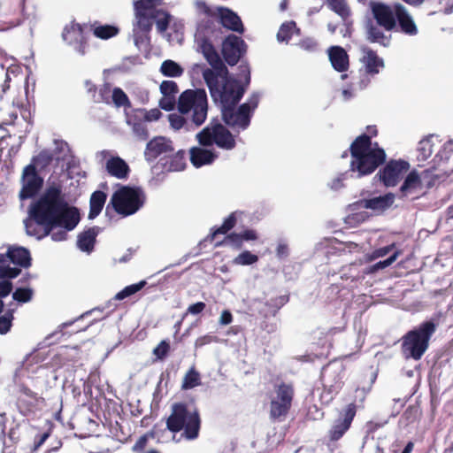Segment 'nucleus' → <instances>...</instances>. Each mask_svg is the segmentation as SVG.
Instances as JSON below:
<instances>
[{"label": "nucleus", "instance_id": "nucleus-31", "mask_svg": "<svg viewBox=\"0 0 453 453\" xmlns=\"http://www.w3.org/2000/svg\"><path fill=\"white\" fill-rule=\"evenodd\" d=\"M100 232L99 226H92L78 235L77 245L82 251L91 252L94 250L96 236Z\"/></svg>", "mask_w": 453, "mask_h": 453}, {"label": "nucleus", "instance_id": "nucleus-23", "mask_svg": "<svg viewBox=\"0 0 453 453\" xmlns=\"http://www.w3.org/2000/svg\"><path fill=\"white\" fill-rule=\"evenodd\" d=\"M173 150L174 149L171 140L158 136L147 143L144 155L148 161H153L161 154L173 152Z\"/></svg>", "mask_w": 453, "mask_h": 453}, {"label": "nucleus", "instance_id": "nucleus-7", "mask_svg": "<svg viewBox=\"0 0 453 453\" xmlns=\"http://www.w3.org/2000/svg\"><path fill=\"white\" fill-rule=\"evenodd\" d=\"M437 324L426 320L408 331L401 339V351L405 358L420 360L429 347V342L435 333Z\"/></svg>", "mask_w": 453, "mask_h": 453}, {"label": "nucleus", "instance_id": "nucleus-37", "mask_svg": "<svg viewBox=\"0 0 453 453\" xmlns=\"http://www.w3.org/2000/svg\"><path fill=\"white\" fill-rule=\"evenodd\" d=\"M163 0H135L134 2V14L146 16L147 13L158 9Z\"/></svg>", "mask_w": 453, "mask_h": 453}, {"label": "nucleus", "instance_id": "nucleus-46", "mask_svg": "<svg viewBox=\"0 0 453 453\" xmlns=\"http://www.w3.org/2000/svg\"><path fill=\"white\" fill-rule=\"evenodd\" d=\"M223 245H230L235 250H241L243 246L240 233H230L226 234V237L222 242H217L215 244L216 247L223 246Z\"/></svg>", "mask_w": 453, "mask_h": 453}, {"label": "nucleus", "instance_id": "nucleus-26", "mask_svg": "<svg viewBox=\"0 0 453 453\" xmlns=\"http://www.w3.org/2000/svg\"><path fill=\"white\" fill-rule=\"evenodd\" d=\"M328 58L333 68L339 72H346L349 67V58L347 51L341 46H331L328 49Z\"/></svg>", "mask_w": 453, "mask_h": 453}, {"label": "nucleus", "instance_id": "nucleus-19", "mask_svg": "<svg viewBox=\"0 0 453 453\" xmlns=\"http://www.w3.org/2000/svg\"><path fill=\"white\" fill-rule=\"evenodd\" d=\"M135 22L133 27V37L135 46L139 49H147L150 45L151 23L146 16L134 14Z\"/></svg>", "mask_w": 453, "mask_h": 453}, {"label": "nucleus", "instance_id": "nucleus-34", "mask_svg": "<svg viewBox=\"0 0 453 453\" xmlns=\"http://www.w3.org/2000/svg\"><path fill=\"white\" fill-rule=\"evenodd\" d=\"M146 17L151 23V27H153L154 21L156 22L159 33H164L168 29L171 21V15L168 12L163 9H156L147 13Z\"/></svg>", "mask_w": 453, "mask_h": 453}, {"label": "nucleus", "instance_id": "nucleus-40", "mask_svg": "<svg viewBox=\"0 0 453 453\" xmlns=\"http://www.w3.org/2000/svg\"><path fill=\"white\" fill-rule=\"evenodd\" d=\"M288 302V296H279L266 301L265 316H275L278 311Z\"/></svg>", "mask_w": 453, "mask_h": 453}, {"label": "nucleus", "instance_id": "nucleus-21", "mask_svg": "<svg viewBox=\"0 0 453 453\" xmlns=\"http://www.w3.org/2000/svg\"><path fill=\"white\" fill-rule=\"evenodd\" d=\"M215 17L220 24V27L239 34L244 32V27L241 18L227 7H218Z\"/></svg>", "mask_w": 453, "mask_h": 453}, {"label": "nucleus", "instance_id": "nucleus-24", "mask_svg": "<svg viewBox=\"0 0 453 453\" xmlns=\"http://www.w3.org/2000/svg\"><path fill=\"white\" fill-rule=\"evenodd\" d=\"M0 19L8 25V27H14L21 23V13L17 4L10 1H4L0 4Z\"/></svg>", "mask_w": 453, "mask_h": 453}, {"label": "nucleus", "instance_id": "nucleus-43", "mask_svg": "<svg viewBox=\"0 0 453 453\" xmlns=\"http://www.w3.org/2000/svg\"><path fill=\"white\" fill-rule=\"evenodd\" d=\"M146 284H147L146 280H141L137 283L128 285V286L125 287L122 290L118 292L114 296L113 299L116 301L124 300L125 298L129 297V296L136 294L140 290H142L146 286Z\"/></svg>", "mask_w": 453, "mask_h": 453}, {"label": "nucleus", "instance_id": "nucleus-59", "mask_svg": "<svg viewBox=\"0 0 453 453\" xmlns=\"http://www.w3.org/2000/svg\"><path fill=\"white\" fill-rule=\"evenodd\" d=\"M176 104V97L171 96H163L159 100V106L167 111L174 109Z\"/></svg>", "mask_w": 453, "mask_h": 453}, {"label": "nucleus", "instance_id": "nucleus-22", "mask_svg": "<svg viewBox=\"0 0 453 453\" xmlns=\"http://www.w3.org/2000/svg\"><path fill=\"white\" fill-rule=\"evenodd\" d=\"M396 29L402 34L409 36L417 35L418 33V27L409 13L408 10L401 4H396V18H395Z\"/></svg>", "mask_w": 453, "mask_h": 453}, {"label": "nucleus", "instance_id": "nucleus-50", "mask_svg": "<svg viewBox=\"0 0 453 453\" xmlns=\"http://www.w3.org/2000/svg\"><path fill=\"white\" fill-rule=\"evenodd\" d=\"M401 254V251L400 250H396L389 257H388L387 259L383 260V261H380L372 265H371L368 269H367V273H373L380 269H384L388 266H389L390 265H392L395 260L396 258L398 257V256Z\"/></svg>", "mask_w": 453, "mask_h": 453}, {"label": "nucleus", "instance_id": "nucleus-18", "mask_svg": "<svg viewBox=\"0 0 453 453\" xmlns=\"http://www.w3.org/2000/svg\"><path fill=\"white\" fill-rule=\"evenodd\" d=\"M63 40L73 46L81 54L85 53L87 39L84 35L83 27L76 22L66 25L62 33Z\"/></svg>", "mask_w": 453, "mask_h": 453}, {"label": "nucleus", "instance_id": "nucleus-11", "mask_svg": "<svg viewBox=\"0 0 453 453\" xmlns=\"http://www.w3.org/2000/svg\"><path fill=\"white\" fill-rule=\"evenodd\" d=\"M295 389L291 384L281 382L274 385L269 399V418L272 422H283L292 408Z\"/></svg>", "mask_w": 453, "mask_h": 453}, {"label": "nucleus", "instance_id": "nucleus-56", "mask_svg": "<svg viewBox=\"0 0 453 453\" xmlns=\"http://www.w3.org/2000/svg\"><path fill=\"white\" fill-rule=\"evenodd\" d=\"M13 315L11 311H8L4 315L0 317V334H4L8 333L12 325Z\"/></svg>", "mask_w": 453, "mask_h": 453}, {"label": "nucleus", "instance_id": "nucleus-42", "mask_svg": "<svg viewBox=\"0 0 453 453\" xmlns=\"http://www.w3.org/2000/svg\"><path fill=\"white\" fill-rule=\"evenodd\" d=\"M201 384L200 373L192 366L184 375L181 384L182 390L194 388Z\"/></svg>", "mask_w": 453, "mask_h": 453}, {"label": "nucleus", "instance_id": "nucleus-27", "mask_svg": "<svg viewBox=\"0 0 453 453\" xmlns=\"http://www.w3.org/2000/svg\"><path fill=\"white\" fill-rule=\"evenodd\" d=\"M362 50L364 52L362 62L365 67V72L371 75L378 74L380 69L384 66L383 59L380 58L373 50L368 47H364Z\"/></svg>", "mask_w": 453, "mask_h": 453}, {"label": "nucleus", "instance_id": "nucleus-2", "mask_svg": "<svg viewBox=\"0 0 453 453\" xmlns=\"http://www.w3.org/2000/svg\"><path fill=\"white\" fill-rule=\"evenodd\" d=\"M369 8L372 16L367 17L364 22L365 38L371 43L388 47L392 40L389 33L396 29V4L390 5L371 0Z\"/></svg>", "mask_w": 453, "mask_h": 453}, {"label": "nucleus", "instance_id": "nucleus-10", "mask_svg": "<svg viewBox=\"0 0 453 453\" xmlns=\"http://www.w3.org/2000/svg\"><path fill=\"white\" fill-rule=\"evenodd\" d=\"M259 104V95L253 93L246 103L236 106L222 107L221 116L226 126L233 129L245 130L250 124L254 111Z\"/></svg>", "mask_w": 453, "mask_h": 453}, {"label": "nucleus", "instance_id": "nucleus-51", "mask_svg": "<svg viewBox=\"0 0 453 453\" xmlns=\"http://www.w3.org/2000/svg\"><path fill=\"white\" fill-rule=\"evenodd\" d=\"M171 349L170 343L167 340H162L154 349L153 355L157 360L163 361L166 358Z\"/></svg>", "mask_w": 453, "mask_h": 453}, {"label": "nucleus", "instance_id": "nucleus-44", "mask_svg": "<svg viewBox=\"0 0 453 453\" xmlns=\"http://www.w3.org/2000/svg\"><path fill=\"white\" fill-rule=\"evenodd\" d=\"M329 8L337 13L343 20H346L351 14L350 9L345 0H326Z\"/></svg>", "mask_w": 453, "mask_h": 453}, {"label": "nucleus", "instance_id": "nucleus-39", "mask_svg": "<svg viewBox=\"0 0 453 453\" xmlns=\"http://www.w3.org/2000/svg\"><path fill=\"white\" fill-rule=\"evenodd\" d=\"M164 165L168 171H181L186 166L185 152L179 150L165 159Z\"/></svg>", "mask_w": 453, "mask_h": 453}, {"label": "nucleus", "instance_id": "nucleus-57", "mask_svg": "<svg viewBox=\"0 0 453 453\" xmlns=\"http://www.w3.org/2000/svg\"><path fill=\"white\" fill-rule=\"evenodd\" d=\"M299 47L306 51L314 52L319 49L318 42L313 38H304L298 43Z\"/></svg>", "mask_w": 453, "mask_h": 453}, {"label": "nucleus", "instance_id": "nucleus-4", "mask_svg": "<svg viewBox=\"0 0 453 453\" xmlns=\"http://www.w3.org/2000/svg\"><path fill=\"white\" fill-rule=\"evenodd\" d=\"M203 78L209 88L211 96L220 103V109L225 106H236L242 99L245 88L235 79L228 78V69L206 68Z\"/></svg>", "mask_w": 453, "mask_h": 453}, {"label": "nucleus", "instance_id": "nucleus-5", "mask_svg": "<svg viewBox=\"0 0 453 453\" xmlns=\"http://www.w3.org/2000/svg\"><path fill=\"white\" fill-rule=\"evenodd\" d=\"M223 34L218 18L209 17L199 21L195 36L198 48L209 65L212 68L226 70V65L213 45V41L220 40Z\"/></svg>", "mask_w": 453, "mask_h": 453}, {"label": "nucleus", "instance_id": "nucleus-16", "mask_svg": "<svg viewBox=\"0 0 453 453\" xmlns=\"http://www.w3.org/2000/svg\"><path fill=\"white\" fill-rule=\"evenodd\" d=\"M247 45L243 39L235 35H227L222 42L221 53L229 65H235L246 53Z\"/></svg>", "mask_w": 453, "mask_h": 453}, {"label": "nucleus", "instance_id": "nucleus-61", "mask_svg": "<svg viewBox=\"0 0 453 453\" xmlns=\"http://www.w3.org/2000/svg\"><path fill=\"white\" fill-rule=\"evenodd\" d=\"M218 341H219V338L217 336L211 335V334H205V335L198 337L196 340L195 347L202 348L204 345L211 344L212 342H217Z\"/></svg>", "mask_w": 453, "mask_h": 453}, {"label": "nucleus", "instance_id": "nucleus-29", "mask_svg": "<svg viewBox=\"0 0 453 453\" xmlns=\"http://www.w3.org/2000/svg\"><path fill=\"white\" fill-rule=\"evenodd\" d=\"M218 155L207 149L194 147L190 150V162L196 167L211 164Z\"/></svg>", "mask_w": 453, "mask_h": 453}, {"label": "nucleus", "instance_id": "nucleus-33", "mask_svg": "<svg viewBox=\"0 0 453 453\" xmlns=\"http://www.w3.org/2000/svg\"><path fill=\"white\" fill-rule=\"evenodd\" d=\"M4 256L10 262L21 267L27 268L31 265L30 253L26 248H10Z\"/></svg>", "mask_w": 453, "mask_h": 453}, {"label": "nucleus", "instance_id": "nucleus-32", "mask_svg": "<svg viewBox=\"0 0 453 453\" xmlns=\"http://www.w3.org/2000/svg\"><path fill=\"white\" fill-rule=\"evenodd\" d=\"M394 198L395 196L392 193H388L384 196L361 200L360 203L365 209L383 211L393 204Z\"/></svg>", "mask_w": 453, "mask_h": 453}, {"label": "nucleus", "instance_id": "nucleus-28", "mask_svg": "<svg viewBox=\"0 0 453 453\" xmlns=\"http://www.w3.org/2000/svg\"><path fill=\"white\" fill-rule=\"evenodd\" d=\"M106 171L117 179H127L130 173V167L127 162L119 157H111L106 161Z\"/></svg>", "mask_w": 453, "mask_h": 453}, {"label": "nucleus", "instance_id": "nucleus-54", "mask_svg": "<svg viewBox=\"0 0 453 453\" xmlns=\"http://www.w3.org/2000/svg\"><path fill=\"white\" fill-rule=\"evenodd\" d=\"M160 92L163 96H175L179 92L178 85L173 81H164L160 84Z\"/></svg>", "mask_w": 453, "mask_h": 453}, {"label": "nucleus", "instance_id": "nucleus-63", "mask_svg": "<svg viewBox=\"0 0 453 453\" xmlns=\"http://www.w3.org/2000/svg\"><path fill=\"white\" fill-rule=\"evenodd\" d=\"M206 308V304L203 302H197L196 303L190 304L186 311V314H192V315H197L202 313L204 309Z\"/></svg>", "mask_w": 453, "mask_h": 453}, {"label": "nucleus", "instance_id": "nucleus-58", "mask_svg": "<svg viewBox=\"0 0 453 453\" xmlns=\"http://www.w3.org/2000/svg\"><path fill=\"white\" fill-rule=\"evenodd\" d=\"M197 11L204 15V18L215 17L217 9L212 10L205 2L197 1L196 3Z\"/></svg>", "mask_w": 453, "mask_h": 453}, {"label": "nucleus", "instance_id": "nucleus-35", "mask_svg": "<svg viewBox=\"0 0 453 453\" xmlns=\"http://www.w3.org/2000/svg\"><path fill=\"white\" fill-rule=\"evenodd\" d=\"M106 198L107 196L103 191L96 190L92 193L89 201V219H93L100 214L105 203Z\"/></svg>", "mask_w": 453, "mask_h": 453}, {"label": "nucleus", "instance_id": "nucleus-47", "mask_svg": "<svg viewBox=\"0 0 453 453\" xmlns=\"http://www.w3.org/2000/svg\"><path fill=\"white\" fill-rule=\"evenodd\" d=\"M111 85L109 82H105L103 85L100 86L98 88V94L96 98H95V103L100 104L104 103L106 104H111Z\"/></svg>", "mask_w": 453, "mask_h": 453}, {"label": "nucleus", "instance_id": "nucleus-60", "mask_svg": "<svg viewBox=\"0 0 453 453\" xmlns=\"http://www.w3.org/2000/svg\"><path fill=\"white\" fill-rule=\"evenodd\" d=\"M137 111L140 112L147 121L157 120L162 115V112L157 108L150 111L137 110Z\"/></svg>", "mask_w": 453, "mask_h": 453}, {"label": "nucleus", "instance_id": "nucleus-55", "mask_svg": "<svg viewBox=\"0 0 453 453\" xmlns=\"http://www.w3.org/2000/svg\"><path fill=\"white\" fill-rule=\"evenodd\" d=\"M52 161V155L46 150L41 151L37 156L34 157L32 158V161L30 164H35V166L42 165L46 166L50 164Z\"/></svg>", "mask_w": 453, "mask_h": 453}, {"label": "nucleus", "instance_id": "nucleus-62", "mask_svg": "<svg viewBox=\"0 0 453 453\" xmlns=\"http://www.w3.org/2000/svg\"><path fill=\"white\" fill-rule=\"evenodd\" d=\"M169 122L172 127L178 130L184 126L186 120L182 116L177 114H170Z\"/></svg>", "mask_w": 453, "mask_h": 453}, {"label": "nucleus", "instance_id": "nucleus-45", "mask_svg": "<svg viewBox=\"0 0 453 453\" xmlns=\"http://www.w3.org/2000/svg\"><path fill=\"white\" fill-rule=\"evenodd\" d=\"M116 107H130L131 102L127 95L120 88H114L112 89L111 104Z\"/></svg>", "mask_w": 453, "mask_h": 453}, {"label": "nucleus", "instance_id": "nucleus-41", "mask_svg": "<svg viewBox=\"0 0 453 453\" xmlns=\"http://www.w3.org/2000/svg\"><path fill=\"white\" fill-rule=\"evenodd\" d=\"M160 72L166 77H180L183 74L184 70L175 61L167 59L162 63Z\"/></svg>", "mask_w": 453, "mask_h": 453}, {"label": "nucleus", "instance_id": "nucleus-3", "mask_svg": "<svg viewBox=\"0 0 453 453\" xmlns=\"http://www.w3.org/2000/svg\"><path fill=\"white\" fill-rule=\"evenodd\" d=\"M351 160L349 170L357 173L358 177L372 174L376 169L384 165L387 154L378 142H372L371 136L362 134L356 137L349 146Z\"/></svg>", "mask_w": 453, "mask_h": 453}, {"label": "nucleus", "instance_id": "nucleus-20", "mask_svg": "<svg viewBox=\"0 0 453 453\" xmlns=\"http://www.w3.org/2000/svg\"><path fill=\"white\" fill-rule=\"evenodd\" d=\"M19 393L20 395L17 399V406L19 411L24 415L35 412L39 403L44 400L24 384L19 386Z\"/></svg>", "mask_w": 453, "mask_h": 453}, {"label": "nucleus", "instance_id": "nucleus-15", "mask_svg": "<svg viewBox=\"0 0 453 453\" xmlns=\"http://www.w3.org/2000/svg\"><path fill=\"white\" fill-rule=\"evenodd\" d=\"M22 188L19 191V198L26 200L35 196L43 185V179L39 175L35 164L27 165L22 172Z\"/></svg>", "mask_w": 453, "mask_h": 453}, {"label": "nucleus", "instance_id": "nucleus-17", "mask_svg": "<svg viewBox=\"0 0 453 453\" xmlns=\"http://www.w3.org/2000/svg\"><path fill=\"white\" fill-rule=\"evenodd\" d=\"M356 413L357 405L354 403H351L346 406L343 411L342 417L336 419L328 431V442L326 443L327 446H329L331 442L339 441L346 434L351 426Z\"/></svg>", "mask_w": 453, "mask_h": 453}, {"label": "nucleus", "instance_id": "nucleus-14", "mask_svg": "<svg viewBox=\"0 0 453 453\" xmlns=\"http://www.w3.org/2000/svg\"><path fill=\"white\" fill-rule=\"evenodd\" d=\"M345 366L342 363L330 362L320 373V380L326 391L337 395L344 386Z\"/></svg>", "mask_w": 453, "mask_h": 453}, {"label": "nucleus", "instance_id": "nucleus-36", "mask_svg": "<svg viewBox=\"0 0 453 453\" xmlns=\"http://www.w3.org/2000/svg\"><path fill=\"white\" fill-rule=\"evenodd\" d=\"M25 226L27 234L42 239L49 235L54 228H50V226H42L35 220L30 218L29 220L25 222Z\"/></svg>", "mask_w": 453, "mask_h": 453}, {"label": "nucleus", "instance_id": "nucleus-53", "mask_svg": "<svg viewBox=\"0 0 453 453\" xmlns=\"http://www.w3.org/2000/svg\"><path fill=\"white\" fill-rule=\"evenodd\" d=\"M32 296L33 290L26 288H18L12 294V298L19 303H27Z\"/></svg>", "mask_w": 453, "mask_h": 453}, {"label": "nucleus", "instance_id": "nucleus-48", "mask_svg": "<svg viewBox=\"0 0 453 453\" xmlns=\"http://www.w3.org/2000/svg\"><path fill=\"white\" fill-rule=\"evenodd\" d=\"M257 261L258 257L257 255L249 250H244L234 258L233 263L238 265H250Z\"/></svg>", "mask_w": 453, "mask_h": 453}, {"label": "nucleus", "instance_id": "nucleus-12", "mask_svg": "<svg viewBox=\"0 0 453 453\" xmlns=\"http://www.w3.org/2000/svg\"><path fill=\"white\" fill-rule=\"evenodd\" d=\"M200 145L204 147L216 144L224 150H233L235 140L231 132L224 127L218 119H212L210 124L196 134Z\"/></svg>", "mask_w": 453, "mask_h": 453}, {"label": "nucleus", "instance_id": "nucleus-49", "mask_svg": "<svg viewBox=\"0 0 453 453\" xmlns=\"http://www.w3.org/2000/svg\"><path fill=\"white\" fill-rule=\"evenodd\" d=\"M295 27L296 23L294 21L283 23L277 33L278 41L288 42L292 37L293 30Z\"/></svg>", "mask_w": 453, "mask_h": 453}, {"label": "nucleus", "instance_id": "nucleus-52", "mask_svg": "<svg viewBox=\"0 0 453 453\" xmlns=\"http://www.w3.org/2000/svg\"><path fill=\"white\" fill-rule=\"evenodd\" d=\"M432 136L426 137L418 142V151L424 159L428 158L434 152Z\"/></svg>", "mask_w": 453, "mask_h": 453}, {"label": "nucleus", "instance_id": "nucleus-6", "mask_svg": "<svg viewBox=\"0 0 453 453\" xmlns=\"http://www.w3.org/2000/svg\"><path fill=\"white\" fill-rule=\"evenodd\" d=\"M166 428L173 433L182 431V436L189 441L199 436L201 429V418L199 411H190L185 403H175L172 405V411L166 419Z\"/></svg>", "mask_w": 453, "mask_h": 453}, {"label": "nucleus", "instance_id": "nucleus-30", "mask_svg": "<svg viewBox=\"0 0 453 453\" xmlns=\"http://www.w3.org/2000/svg\"><path fill=\"white\" fill-rule=\"evenodd\" d=\"M242 211H235L226 218L222 225L219 227L211 228L210 234L206 237L207 241L212 242L218 234H226L237 224L238 219L242 215Z\"/></svg>", "mask_w": 453, "mask_h": 453}, {"label": "nucleus", "instance_id": "nucleus-9", "mask_svg": "<svg viewBox=\"0 0 453 453\" xmlns=\"http://www.w3.org/2000/svg\"><path fill=\"white\" fill-rule=\"evenodd\" d=\"M178 111L181 114L191 112L190 120L196 127L204 123L207 118L208 100L204 89H187L178 99Z\"/></svg>", "mask_w": 453, "mask_h": 453}, {"label": "nucleus", "instance_id": "nucleus-8", "mask_svg": "<svg viewBox=\"0 0 453 453\" xmlns=\"http://www.w3.org/2000/svg\"><path fill=\"white\" fill-rule=\"evenodd\" d=\"M145 201L146 195L140 187L121 186L112 194L106 211L111 205L118 214L127 217L136 213Z\"/></svg>", "mask_w": 453, "mask_h": 453}, {"label": "nucleus", "instance_id": "nucleus-64", "mask_svg": "<svg viewBox=\"0 0 453 453\" xmlns=\"http://www.w3.org/2000/svg\"><path fill=\"white\" fill-rule=\"evenodd\" d=\"M242 243L244 242L256 241L258 238L257 233L254 229H245L240 233Z\"/></svg>", "mask_w": 453, "mask_h": 453}, {"label": "nucleus", "instance_id": "nucleus-25", "mask_svg": "<svg viewBox=\"0 0 453 453\" xmlns=\"http://www.w3.org/2000/svg\"><path fill=\"white\" fill-rule=\"evenodd\" d=\"M422 189V180L416 170L411 171L399 188L398 197L404 199Z\"/></svg>", "mask_w": 453, "mask_h": 453}, {"label": "nucleus", "instance_id": "nucleus-1", "mask_svg": "<svg viewBox=\"0 0 453 453\" xmlns=\"http://www.w3.org/2000/svg\"><path fill=\"white\" fill-rule=\"evenodd\" d=\"M29 216L42 226H50V228L60 226L66 230L74 229L81 219L79 210L69 206L65 201L59 183L47 187L42 196L31 205Z\"/></svg>", "mask_w": 453, "mask_h": 453}, {"label": "nucleus", "instance_id": "nucleus-13", "mask_svg": "<svg viewBox=\"0 0 453 453\" xmlns=\"http://www.w3.org/2000/svg\"><path fill=\"white\" fill-rule=\"evenodd\" d=\"M410 163L403 159H390L377 173L380 181L387 188L395 187L410 170Z\"/></svg>", "mask_w": 453, "mask_h": 453}, {"label": "nucleus", "instance_id": "nucleus-38", "mask_svg": "<svg viewBox=\"0 0 453 453\" xmlns=\"http://www.w3.org/2000/svg\"><path fill=\"white\" fill-rule=\"evenodd\" d=\"M92 31L96 37L103 40H108L116 36L119 29L118 27L112 25H92Z\"/></svg>", "mask_w": 453, "mask_h": 453}]
</instances>
